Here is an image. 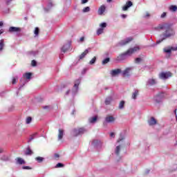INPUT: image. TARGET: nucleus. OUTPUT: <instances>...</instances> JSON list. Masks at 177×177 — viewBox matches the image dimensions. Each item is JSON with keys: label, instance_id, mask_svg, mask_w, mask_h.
<instances>
[{"label": "nucleus", "instance_id": "1", "mask_svg": "<svg viewBox=\"0 0 177 177\" xmlns=\"http://www.w3.org/2000/svg\"><path fill=\"white\" fill-rule=\"evenodd\" d=\"M159 30H164L165 32L160 35L161 39L157 41L156 44H161L167 38H171L175 35V30L171 24H163L158 26Z\"/></svg>", "mask_w": 177, "mask_h": 177}, {"label": "nucleus", "instance_id": "2", "mask_svg": "<svg viewBox=\"0 0 177 177\" xmlns=\"http://www.w3.org/2000/svg\"><path fill=\"white\" fill-rule=\"evenodd\" d=\"M124 139H125V136L122 134H120V136L117 141L116 147L115 148V156H120V154H121V151L122 150V145H119L118 143H120V142H122V140H124Z\"/></svg>", "mask_w": 177, "mask_h": 177}, {"label": "nucleus", "instance_id": "3", "mask_svg": "<svg viewBox=\"0 0 177 177\" xmlns=\"http://www.w3.org/2000/svg\"><path fill=\"white\" fill-rule=\"evenodd\" d=\"M88 130L85 129V127H82L79 129H74L72 131V135L73 136H79V135H82L83 133H85Z\"/></svg>", "mask_w": 177, "mask_h": 177}, {"label": "nucleus", "instance_id": "4", "mask_svg": "<svg viewBox=\"0 0 177 177\" xmlns=\"http://www.w3.org/2000/svg\"><path fill=\"white\" fill-rule=\"evenodd\" d=\"M158 77L160 80H168V78H171V77H172V73L161 72L160 73H159Z\"/></svg>", "mask_w": 177, "mask_h": 177}, {"label": "nucleus", "instance_id": "5", "mask_svg": "<svg viewBox=\"0 0 177 177\" xmlns=\"http://www.w3.org/2000/svg\"><path fill=\"white\" fill-rule=\"evenodd\" d=\"M140 50V47L139 46H136L133 48H131L127 50L128 56H131L133 53H136V52H139Z\"/></svg>", "mask_w": 177, "mask_h": 177}, {"label": "nucleus", "instance_id": "6", "mask_svg": "<svg viewBox=\"0 0 177 177\" xmlns=\"http://www.w3.org/2000/svg\"><path fill=\"white\" fill-rule=\"evenodd\" d=\"M132 39H133L132 37H127L124 40H121L119 43H118V46H125V45H128V44H129Z\"/></svg>", "mask_w": 177, "mask_h": 177}, {"label": "nucleus", "instance_id": "7", "mask_svg": "<svg viewBox=\"0 0 177 177\" xmlns=\"http://www.w3.org/2000/svg\"><path fill=\"white\" fill-rule=\"evenodd\" d=\"M80 83H81V80L80 79H77L76 81H75V84L72 90V95L73 96L77 93V92H78V86H80Z\"/></svg>", "mask_w": 177, "mask_h": 177}, {"label": "nucleus", "instance_id": "8", "mask_svg": "<svg viewBox=\"0 0 177 177\" xmlns=\"http://www.w3.org/2000/svg\"><path fill=\"white\" fill-rule=\"evenodd\" d=\"M128 52L124 53L122 54H120L119 56L117 57L116 61L117 62H122V60H125L127 57H128Z\"/></svg>", "mask_w": 177, "mask_h": 177}, {"label": "nucleus", "instance_id": "9", "mask_svg": "<svg viewBox=\"0 0 177 177\" xmlns=\"http://www.w3.org/2000/svg\"><path fill=\"white\" fill-rule=\"evenodd\" d=\"M105 122H107V124H113V122H115V118L113 115H108L105 118Z\"/></svg>", "mask_w": 177, "mask_h": 177}, {"label": "nucleus", "instance_id": "10", "mask_svg": "<svg viewBox=\"0 0 177 177\" xmlns=\"http://www.w3.org/2000/svg\"><path fill=\"white\" fill-rule=\"evenodd\" d=\"M157 84V80L154 78H150L147 82V86H153L154 85H156Z\"/></svg>", "mask_w": 177, "mask_h": 177}, {"label": "nucleus", "instance_id": "11", "mask_svg": "<svg viewBox=\"0 0 177 177\" xmlns=\"http://www.w3.org/2000/svg\"><path fill=\"white\" fill-rule=\"evenodd\" d=\"M21 28L19 27L11 26L8 29L9 32H21Z\"/></svg>", "mask_w": 177, "mask_h": 177}, {"label": "nucleus", "instance_id": "12", "mask_svg": "<svg viewBox=\"0 0 177 177\" xmlns=\"http://www.w3.org/2000/svg\"><path fill=\"white\" fill-rule=\"evenodd\" d=\"M131 71H132V68H127L124 71H122V76L129 77V75H131Z\"/></svg>", "mask_w": 177, "mask_h": 177}, {"label": "nucleus", "instance_id": "13", "mask_svg": "<svg viewBox=\"0 0 177 177\" xmlns=\"http://www.w3.org/2000/svg\"><path fill=\"white\" fill-rule=\"evenodd\" d=\"M110 74L112 77H117L118 74H121V69L117 68V69L112 70L111 71Z\"/></svg>", "mask_w": 177, "mask_h": 177}, {"label": "nucleus", "instance_id": "14", "mask_svg": "<svg viewBox=\"0 0 177 177\" xmlns=\"http://www.w3.org/2000/svg\"><path fill=\"white\" fill-rule=\"evenodd\" d=\"M133 4L132 3V1H128L126 4L122 7V10L123 11H126L128 9H129V8H131V6H132Z\"/></svg>", "mask_w": 177, "mask_h": 177}, {"label": "nucleus", "instance_id": "15", "mask_svg": "<svg viewBox=\"0 0 177 177\" xmlns=\"http://www.w3.org/2000/svg\"><path fill=\"white\" fill-rule=\"evenodd\" d=\"M148 124L150 127H153V125H156L157 124V120H156V118H154V117H151L148 120Z\"/></svg>", "mask_w": 177, "mask_h": 177}, {"label": "nucleus", "instance_id": "16", "mask_svg": "<svg viewBox=\"0 0 177 177\" xmlns=\"http://www.w3.org/2000/svg\"><path fill=\"white\" fill-rule=\"evenodd\" d=\"M58 132V140H62L63 139V136H64V130L59 129Z\"/></svg>", "mask_w": 177, "mask_h": 177}, {"label": "nucleus", "instance_id": "17", "mask_svg": "<svg viewBox=\"0 0 177 177\" xmlns=\"http://www.w3.org/2000/svg\"><path fill=\"white\" fill-rule=\"evenodd\" d=\"M52 6H53V3L50 0H48L47 2V8H44V10L46 12H48L49 9H50Z\"/></svg>", "mask_w": 177, "mask_h": 177}, {"label": "nucleus", "instance_id": "18", "mask_svg": "<svg viewBox=\"0 0 177 177\" xmlns=\"http://www.w3.org/2000/svg\"><path fill=\"white\" fill-rule=\"evenodd\" d=\"M68 49H70V44H64L62 48V52H63V53H66Z\"/></svg>", "mask_w": 177, "mask_h": 177}, {"label": "nucleus", "instance_id": "19", "mask_svg": "<svg viewBox=\"0 0 177 177\" xmlns=\"http://www.w3.org/2000/svg\"><path fill=\"white\" fill-rule=\"evenodd\" d=\"M106 11V6H101L98 9V15H102Z\"/></svg>", "mask_w": 177, "mask_h": 177}, {"label": "nucleus", "instance_id": "20", "mask_svg": "<svg viewBox=\"0 0 177 177\" xmlns=\"http://www.w3.org/2000/svg\"><path fill=\"white\" fill-rule=\"evenodd\" d=\"M111 102H113V97L111 96H109L105 99V104L106 106H109V104H111Z\"/></svg>", "mask_w": 177, "mask_h": 177}, {"label": "nucleus", "instance_id": "21", "mask_svg": "<svg viewBox=\"0 0 177 177\" xmlns=\"http://www.w3.org/2000/svg\"><path fill=\"white\" fill-rule=\"evenodd\" d=\"M88 53H89V50L88 49H86L84 50V53H82L80 55V60L84 59V57H85V56H86V55H88Z\"/></svg>", "mask_w": 177, "mask_h": 177}, {"label": "nucleus", "instance_id": "22", "mask_svg": "<svg viewBox=\"0 0 177 177\" xmlns=\"http://www.w3.org/2000/svg\"><path fill=\"white\" fill-rule=\"evenodd\" d=\"M3 48H5V40L2 39L0 40V53L3 50Z\"/></svg>", "mask_w": 177, "mask_h": 177}, {"label": "nucleus", "instance_id": "23", "mask_svg": "<svg viewBox=\"0 0 177 177\" xmlns=\"http://www.w3.org/2000/svg\"><path fill=\"white\" fill-rule=\"evenodd\" d=\"M16 161L17 164H19L20 165H23V164H26V161H24L21 158H17L16 159Z\"/></svg>", "mask_w": 177, "mask_h": 177}, {"label": "nucleus", "instance_id": "24", "mask_svg": "<svg viewBox=\"0 0 177 177\" xmlns=\"http://www.w3.org/2000/svg\"><path fill=\"white\" fill-rule=\"evenodd\" d=\"M138 95H139V90H134V92L132 94V99L136 100V97H138Z\"/></svg>", "mask_w": 177, "mask_h": 177}, {"label": "nucleus", "instance_id": "25", "mask_svg": "<svg viewBox=\"0 0 177 177\" xmlns=\"http://www.w3.org/2000/svg\"><path fill=\"white\" fill-rule=\"evenodd\" d=\"M88 121L91 124H95V122L97 121V116H94L93 118H89Z\"/></svg>", "mask_w": 177, "mask_h": 177}, {"label": "nucleus", "instance_id": "26", "mask_svg": "<svg viewBox=\"0 0 177 177\" xmlns=\"http://www.w3.org/2000/svg\"><path fill=\"white\" fill-rule=\"evenodd\" d=\"M174 47H168L167 48H164L163 50L165 52V53H171V52H172V50H174Z\"/></svg>", "mask_w": 177, "mask_h": 177}, {"label": "nucleus", "instance_id": "27", "mask_svg": "<svg viewBox=\"0 0 177 177\" xmlns=\"http://www.w3.org/2000/svg\"><path fill=\"white\" fill-rule=\"evenodd\" d=\"M31 75H32V73H26L24 75V78H26V80H31Z\"/></svg>", "mask_w": 177, "mask_h": 177}, {"label": "nucleus", "instance_id": "28", "mask_svg": "<svg viewBox=\"0 0 177 177\" xmlns=\"http://www.w3.org/2000/svg\"><path fill=\"white\" fill-rule=\"evenodd\" d=\"M93 145H94L95 146H102V145H103V143L101 142L100 140H95L93 141Z\"/></svg>", "mask_w": 177, "mask_h": 177}, {"label": "nucleus", "instance_id": "29", "mask_svg": "<svg viewBox=\"0 0 177 177\" xmlns=\"http://www.w3.org/2000/svg\"><path fill=\"white\" fill-rule=\"evenodd\" d=\"M1 160H2V161H9L10 158L6 155H4L1 158Z\"/></svg>", "mask_w": 177, "mask_h": 177}, {"label": "nucleus", "instance_id": "30", "mask_svg": "<svg viewBox=\"0 0 177 177\" xmlns=\"http://www.w3.org/2000/svg\"><path fill=\"white\" fill-rule=\"evenodd\" d=\"M169 9V10H171V12H176L177 6H170Z\"/></svg>", "mask_w": 177, "mask_h": 177}, {"label": "nucleus", "instance_id": "31", "mask_svg": "<svg viewBox=\"0 0 177 177\" xmlns=\"http://www.w3.org/2000/svg\"><path fill=\"white\" fill-rule=\"evenodd\" d=\"M25 154L26 156H31V154H32V151H31V149H30V147H28L26 149V151Z\"/></svg>", "mask_w": 177, "mask_h": 177}, {"label": "nucleus", "instance_id": "32", "mask_svg": "<svg viewBox=\"0 0 177 177\" xmlns=\"http://www.w3.org/2000/svg\"><path fill=\"white\" fill-rule=\"evenodd\" d=\"M104 31V29L103 28H98V30H97V35H101V34H103Z\"/></svg>", "mask_w": 177, "mask_h": 177}, {"label": "nucleus", "instance_id": "33", "mask_svg": "<svg viewBox=\"0 0 177 177\" xmlns=\"http://www.w3.org/2000/svg\"><path fill=\"white\" fill-rule=\"evenodd\" d=\"M35 37L39 35V28H35L34 30Z\"/></svg>", "mask_w": 177, "mask_h": 177}, {"label": "nucleus", "instance_id": "34", "mask_svg": "<svg viewBox=\"0 0 177 177\" xmlns=\"http://www.w3.org/2000/svg\"><path fill=\"white\" fill-rule=\"evenodd\" d=\"M125 104V102L124 101H121L119 104V109L120 110H122V109H124V106Z\"/></svg>", "mask_w": 177, "mask_h": 177}, {"label": "nucleus", "instance_id": "35", "mask_svg": "<svg viewBox=\"0 0 177 177\" xmlns=\"http://www.w3.org/2000/svg\"><path fill=\"white\" fill-rule=\"evenodd\" d=\"M83 13H88V12H91V8L89 7H85L82 10Z\"/></svg>", "mask_w": 177, "mask_h": 177}, {"label": "nucleus", "instance_id": "36", "mask_svg": "<svg viewBox=\"0 0 177 177\" xmlns=\"http://www.w3.org/2000/svg\"><path fill=\"white\" fill-rule=\"evenodd\" d=\"M36 161H37V162H42V161H44V158L41 157V156H38L35 158Z\"/></svg>", "mask_w": 177, "mask_h": 177}, {"label": "nucleus", "instance_id": "37", "mask_svg": "<svg viewBox=\"0 0 177 177\" xmlns=\"http://www.w3.org/2000/svg\"><path fill=\"white\" fill-rule=\"evenodd\" d=\"M100 28H103L104 30V28L107 27V24L106 22H103L100 24Z\"/></svg>", "mask_w": 177, "mask_h": 177}, {"label": "nucleus", "instance_id": "38", "mask_svg": "<svg viewBox=\"0 0 177 177\" xmlns=\"http://www.w3.org/2000/svg\"><path fill=\"white\" fill-rule=\"evenodd\" d=\"M110 62V58L106 57L102 61V64H107Z\"/></svg>", "mask_w": 177, "mask_h": 177}, {"label": "nucleus", "instance_id": "39", "mask_svg": "<svg viewBox=\"0 0 177 177\" xmlns=\"http://www.w3.org/2000/svg\"><path fill=\"white\" fill-rule=\"evenodd\" d=\"M31 121H32V118H31V117H28L26 120V124H30Z\"/></svg>", "mask_w": 177, "mask_h": 177}, {"label": "nucleus", "instance_id": "40", "mask_svg": "<svg viewBox=\"0 0 177 177\" xmlns=\"http://www.w3.org/2000/svg\"><path fill=\"white\" fill-rule=\"evenodd\" d=\"M35 136H37V133H35L30 136V138H29L28 142H31V140H34V139H35Z\"/></svg>", "mask_w": 177, "mask_h": 177}, {"label": "nucleus", "instance_id": "41", "mask_svg": "<svg viewBox=\"0 0 177 177\" xmlns=\"http://www.w3.org/2000/svg\"><path fill=\"white\" fill-rule=\"evenodd\" d=\"M95 62H96V57H94L89 62V64H95Z\"/></svg>", "mask_w": 177, "mask_h": 177}, {"label": "nucleus", "instance_id": "42", "mask_svg": "<svg viewBox=\"0 0 177 177\" xmlns=\"http://www.w3.org/2000/svg\"><path fill=\"white\" fill-rule=\"evenodd\" d=\"M63 167H64V165H63L62 163H57L56 165V168H62Z\"/></svg>", "mask_w": 177, "mask_h": 177}, {"label": "nucleus", "instance_id": "43", "mask_svg": "<svg viewBox=\"0 0 177 177\" xmlns=\"http://www.w3.org/2000/svg\"><path fill=\"white\" fill-rule=\"evenodd\" d=\"M160 99V96H156L155 97V102H157V103H160V102H161V100H158Z\"/></svg>", "mask_w": 177, "mask_h": 177}, {"label": "nucleus", "instance_id": "44", "mask_svg": "<svg viewBox=\"0 0 177 177\" xmlns=\"http://www.w3.org/2000/svg\"><path fill=\"white\" fill-rule=\"evenodd\" d=\"M59 157H60V155H59V154H57V153H55V154L54 155V158H55V160H59Z\"/></svg>", "mask_w": 177, "mask_h": 177}, {"label": "nucleus", "instance_id": "45", "mask_svg": "<svg viewBox=\"0 0 177 177\" xmlns=\"http://www.w3.org/2000/svg\"><path fill=\"white\" fill-rule=\"evenodd\" d=\"M31 64L33 67H35V66H37V62L35 60H32Z\"/></svg>", "mask_w": 177, "mask_h": 177}, {"label": "nucleus", "instance_id": "46", "mask_svg": "<svg viewBox=\"0 0 177 177\" xmlns=\"http://www.w3.org/2000/svg\"><path fill=\"white\" fill-rule=\"evenodd\" d=\"M15 110V106L12 105L8 108V111H13Z\"/></svg>", "mask_w": 177, "mask_h": 177}, {"label": "nucleus", "instance_id": "47", "mask_svg": "<svg viewBox=\"0 0 177 177\" xmlns=\"http://www.w3.org/2000/svg\"><path fill=\"white\" fill-rule=\"evenodd\" d=\"M142 62V58L138 57L136 59V63H140Z\"/></svg>", "mask_w": 177, "mask_h": 177}, {"label": "nucleus", "instance_id": "48", "mask_svg": "<svg viewBox=\"0 0 177 177\" xmlns=\"http://www.w3.org/2000/svg\"><path fill=\"white\" fill-rule=\"evenodd\" d=\"M23 169H32V168L28 166H24L22 167Z\"/></svg>", "mask_w": 177, "mask_h": 177}, {"label": "nucleus", "instance_id": "49", "mask_svg": "<svg viewBox=\"0 0 177 177\" xmlns=\"http://www.w3.org/2000/svg\"><path fill=\"white\" fill-rule=\"evenodd\" d=\"M167 16V12H163L161 15L160 17L161 19H164Z\"/></svg>", "mask_w": 177, "mask_h": 177}, {"label": "nucleus", "instance_id": "50", "mask_svg": "<svg viewBox=\"0 0 177 177\" xmlns=\"http://www.w3.org/2000/svg\"><path fill=\"white\" fill-rule=\"evenodd\" d=\"M145 18H147V17H150V13H149L148 12H147L145 13V15L144 16Z\"/></svg>", "mask_w": 177, "mask_h": 177}, {"label": "nucleus", "instance_id": "51", "mask_svg": "<svg viewBox=\"0 0 177 177\" xmlns=\"http://www.w3.org/2000/svg\"><path fill=\"white\" fill-rule=\"evenodd\" d=\"M38 52L37 51H32L31 55H33V56H35V55H37Z\"/></svg>", "mask_w": 177, "mask_h": 177}, {"label": "nucleus", "instance_id": "52", "mask_svg": "<svg viewBox=\"0 0 177 177\" xmlns=\"http://www.w3.org/2000/svg\"><path fill=\"white\" fill-rule=\"evenodd\" d=\"M82 1V4L84 5V3H87L88 0H81Z\"/></svg>", "mask_w": 177, "mask_h": 177}, {"label": "nucleus", "instance_id": "53", "mask_svg": "<svg viewBox=\"0 0 177 177\" xmlns=\"http://www.w3.org/2000/svg\"><path fill=\"white\" fill-rule=\"evenodd\" d=\"M110 136H111V138H115V133H110Z\"/></svg>", "mask_w": 177, "mask_h": 177}, {"label": "nucleus", "instance_id": "54", "mask_svg": "<svg viewBox=\"0 0 177 177\" xmlns=\"http://www.w3.org/2000/svg\"><path fill=\"white\" fill-rule=\"evenodd\" d=\"M121 17H122V19H127V15H125V14H123V15H121Z\"/></svg>", "mask_w": 177, "mask_h": 177}, {"label": "nucleus", "instance_id": "55", "mask_svg": "<svg viewBox=\"0 0 177 177\" xmlns=\"http://www.w3.org/2000/svg\"><path fill=\"white\" fill-rule=\"evenodd\" d=\"M12 84H16V78L13 77L12 79Z\"/></svg>", "mask_w": 177, "mask_h": 177}, {"label": "nucleus", "instance_id": "56", "mask_svg": "<svg viewBox=\"0 0 177 177\" xmlns=\"http://www.w3.org/2000/svg\"><path fill=\"white\" fill-rule=\"evenodd\" d=\"M3 32H4L3 29H1L0 30V35H1V34H3Z\"/></svg>", "mask_w": 177, "mask_h": 177}, {"label": "nucleus", "instance_id": "57", "mask_svg": "<svg viewBox=\"0 0 177 177\" xmlns=\"http://www.w3.org/2000/svg\"><path fill=\"white\" fill-rule=\"evenodd\" d=\"M84 37H81V38H80V42H84Z\"/></svg>", "mask_w": 177, "mask_h": 177}, {"label": "nucleus", "instance_id": "58", "mask_svg": "<svg viewBox=\"0 0 177 177\" xmlns=\"http://www.w3.org/2000/svg\"><path fill=\"white\" fill-rule=\"evenodd\" d=\"M70 90L67 91L66 93V95L68 96V95L70 93Z\"/></svg>", "mask_w": 177, "mask_h": 177}, {"label": "nucleus", "instance_id": "59", "mask_svg": "<svg viewBox=\"0 0 177 177\" xmlns=\"http://www.w3.org/2000/svg\"><path fill=\"white\" fill-rule=\"evenodd\" d=\"M2 26H3V21H0V27H2Z\"/></svg>", "mask_w": 177, "mask_h": 177}, {"label": "nucleus", "instance_id": "60", "mask_svg": "<svg viewBox=\"0 0 177 177\" xmlns=\"http://www.w3.org/2000/svg\"><path fill=\"white\" fill-rule=\"evenodd\" d=\"M10 2H12V0H7V3L8 4L10 3Z\"/></svg>", "mask_w": 177, "mask_h": 177}, {"label": "nucleus", "instance_id": "61", "mask_svg": "<svg viewBox=\"0 0 177 177\" xmlns=\"http://www.w3.org/2000/svg\"><path fill=\"white\" fill-rule=\"evenodd\" d=\"M44 109H49V106H46L44 107Z\"/></svg>", "mask_w": 177, "mask_h": 177}, {"label": "nucleus", "instance_id": "62", "mask_svg": "<svg viewBox=\"0 0 177 177\" xmlns=\"http://www.w3.org/2000/svg\"><path fill=\"white\" fill-rule=\"evenodd\" d=\"M3 153V149H0V153Z\"/></svg>", "mask_w": 177, "mask_h": 177}, {"label": "nucleus", "instance_id": "63", "mask_svg": "<svg viewBox=\"0 0 177 177\" xmlns=\"http://www.w3.org/2000/svg\"><path fill=\"white\" fill-rule=\"evenodd\" d=\"M112 0H106L107 2L110 3Z\"/></svg>", "mask_w": 177, "mask_h": 177}, {"label": "nucleus", "instance_id": "64", "mask_svg": "<svg viewBox=\"0 0 177 177\" xmlns=\"http://www.w3.org/2000/svg\"><path fill=\"white\" fill-rule=\"evenodd\" d=\"M174 113L176 114V109H175V111H174Z\"/></svg>", "mask_w": 177, "mask_h": 177}]
</instances>
